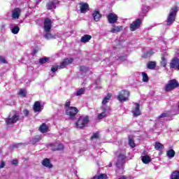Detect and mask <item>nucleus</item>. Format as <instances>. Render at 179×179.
Returning <instances> with one entry per match:
<instances>
[{"instance_id": "nucleus-1", "label": "nucleus", "mask_w": 179, "mask_h": 179, "mask_svg": "<svg viewBox=\"0 0 179 179\" xmlns=\"http://www.w3.org/2000/svg\"><path fill=\"white\" fill-rule=\"evenodd\" d=\"M178 10V9L177 7H173L171 9L166 20L167 26H171V24L174 23L176 21V16H177Z\"/></svg>"}, {"instance_id": "nucleus-2", "label": "nucleus", "mask_w": 179, "mask_h": 179, "mask_svg": "<svg viewBox=\"0 0 179 179\" xmlns=\"http://www.w3.org/2000/svg\"><path fill=\"white\" fill-rule=\"evenodd\" d=\"M129 96L131 93L128 90H121L117 95V100L121 103L129 101Z\"/></svg>"}, {"instance_id": "nucleus-3", "label": "nucleus", "mask_w": 179, "mask_h": 179, "mask_svg": "<svg viewBox=\"0 0 179 179\" xmlns=\"http://www.w3.org/2000/svg\"><path fill=\"white\" fill-rule=\"evenodd\" d=\"M73 62V59L72 58L65 59L59 66H54L52 67V72H57L58 69H64L66 66L69 65V64H72Z\"/></svg>"}, {"instance_id": "nucleus-4", "label": "nucleus", "mask_w": 179, "mask_h": 179, "mask_svg": "<svg viewBox=\"0 0 179 179\" xmlns=\"http://www.w3.org/2000/svg\"><path fill=\"white\" fill-rule=\"evenodd\" d=\"M7 125H13L17 121H19V115L15 112L10 113L8 118L5 119Z\"/></svg>"}, {"instance_id": "nucleus-5", "label": "nucleus", "mask_w": 179, "mask_h": 179, "mask_svg": "<svg viewBox=\"0 0 179 179\" xmlns=\"http://www.w3.org/2000/svg\"><path fill=\"white\" fill-rule=\"evenodd\" d=\"M89 123V116H80L76 123L77 128H85Z\"/></svg>"}, {"instance_id": "nucleus-6", "label": "nucleus", "mask_w": 179, "mask_h": 179, "mask_svg": "<svg viewBox=\"0 0 179 179\" xmlns=\"http://www.w3.org/2000/svg\"><path fill=\"white\" fill-rule=\"evenodd\" d=\"M178 86V81L176 79H172L169 80L165 86V92H171V90H174V89H176Z\"/></svg>"}, {"instance_id": "nucleus-7", "label": "nucleus", "mask_w": 179, "mask_h": 179, "mask_svg": "<svg viewBox=\"0 0 179 179\" xmlns=\"http://www.w3.org/2000/svg\"><path fill=\"white\" fill-rule=\"evenodd\" d=\"M117 162H116V166L117 167H121V170H124V166H122L124 162H125V159L127 156H125V154L124 152H117Z\"/></svg>"}, {"instance_id": "nucleus-8", "label": "nucleus", "mask_w": 179, "mask_h": 179, "mask_svg": "<svg viewBox=\"0 0 179 179\" xmlns=\"http://www.w3.org/2000/svg\"><path fill=\"white\" fill-rule=\"evenodd\" d=\"M78 112L79 110L76 108V107L73 106V108H69L66 110V114L69 117L70 120H73Z\"/></svg>"}, {"instance_id": "nucleus-9", "label": "nucleus", "mask_w": 179, "mask_h": 179, "mask_svg": "<svg viewBox=\"0 0 179 179\" xmlns=\"http://www.w3.org/2000/svg\"><path fill=\"white\" fill-rule=\"evenodd\" d=\"M142 24V20L141 19H137L134 22H133L130 25V30L131 31H135V30H138L141 27V24Z\"/></svg>"}, {"instance_id": "nucleus-10", "label": "nucleus", "mask_w": 179, "mask_h": 179, "mask_svg": "<svg viewBox=\"0 0 179 179\" xmlns=\"http://www.w3.org/2000/svg\"><path fill=\"white\" fill-rule=\"evenodd\" d=\"M51 27H52V22L49 18L45 19L43 25L44 31L48 33L51 30Z\"/></svg>"}, {"instance_id": "nucleus-11", "label": "nucleus", "mask_w": 179, "mask_h": 179, "mask_svg": "<svg viewBox=\"0 0 179 179\" xmlns=\"http://www.w3.org/2000/svg\"><path fill=\"white\" fill-rule=\"evenodd\" d=\"M79 8L80 10V13H86L89 12V4L85 2L79 3Z\"/></svg>"}, {"instance_id": "nucleus-12", "label": "nucleus", "mask_w": 179, "mask_h": 179, "mask_svg": "<svg viewBox=\"0 0 179 179\" xmlns=\"http://www.w3.org/2000/svg\"><path fill=\"white\" fill-rule=\"evenodd\" d=\"M107 19L109 23L114 24V23H116L117 20H118V16L114 13H109L107 16Z\"/></svg>"}, {"instance_id": "nucleus-13", "label": "nucleus", "mask_w": 179, "mask_h": 179, "mask_svg": "<svg viewBox=\"0 0 179 179\" xmlns=\"http://www.w3.org/2000/svg\"><path fill=\"white\" fill-rule=\"evenodd\" d=\"M170 66L171 68L179 71V59L178 57H174L170 63Z\"/></svg>"}, {"instance_id": "nucleus-14", "label": "nucleus", "mask_w": 179, "mask_h": 179, "mask_svg": "<svg viewBox=\"0 0 179 179\" xmlns=\"http://www.w3.org/2000/svg\"><path fill=\"white\" fill-rule=\"evenodd\" d=\"M52 150H64V144L61 143H55L51 145Z\"/></svg>"}, {"instance_id": "nucleus-15", "label": "nucleus", "mask_w": 179, "mask_h": 179, "mask_svg": "<svg viewBox=\"0 0 179 179\" xmlns=\"http://www.w3.org/2000/svg\"><path fill=\"white\" fill-rule=\"evenodd\" d=\"M139 103H135L132 110L134 117H138L141 115V110L139 109Z\"/></svg>"}, {"instance_id": "nucleus-16", "label": "nucleus", "mask_w": 179, "mask_h": 179, "mask_svg": "<svg viewBox=\"0 0 179 179\" xmlns=\"http://www.w3.org/2000/svg\"><path fill=\"white\" fill-rule=\"evenodd\" d=\"M34 113H41V103L40 101H36L33 106Z\"/></svg>"}, {"instance_id": "nucleus-17", "label": "nucleus", "mask_w": 179, "mask_h": 179, "mask_svg": "<svg viewBox=\"0 0 179 179\" xmlns=\"http://www.w3.org/2000/svg\"><path fill=\"white\" fill-rule=\"evenodd\" d=\"M92 17L94 22H99L101 18V14H100V12L99 10H95L92 13Z\"/></svg>"}, {"instance_id": "nucleus-18", "label": "nucleus", "mask_w": 179, "mask_h": 179, "mask_svg": "<svg viewBox=\"0 0 179 179\" xmlns=\"http://www.w3.org/2000/svg\"><path fill=\"white\" fill-rule=\"evenodd\" d=\"M141 160L144 164H149L150 162H152V159H150V157L148 155H142Z\"/></svg>"}, {"instance_id": "nucleus-19", "label": "nucleus", "mask_w": 179, "mask_h": 179, "mask_svg": "<svg viewBox=\"0 0 179 179\" xmlns=\"http://www.w3.org/2000/svg\"><path fill=\"white\" fill-rule=\"evenodd\" d=\"M57 3H59V2L57 1H50L47 4V9H49V10L51 9H55V8H57Z\"/></svg>"}, {"instance_id": "nucleus-20", "label": "nucleus", "mask_w": 179, "mask_h": 179, "mask_svg": "<svg viewBox=\"0 0 179 179\" xmlns=\"http://www.w3.org/2000/svg\"><path fill=\"white\" fill-rule=\"evenodd\" d=\"M19 16H20V8H17L13 10L12 17L13 19H19Z\"/></svg>"}, {"instance_id": "nucleus-21", "label": "nucleus", "mask_w": 179, "mask_h": 179, "mask_svg": "<svg viewBox=\"0 0 179 179\" xmlns=\"http://www.w3.org/2000/svg\"><path fill=\"white\" fill-rule=\"evenodd\" d=\"M43 166L45 167H48V169H52V164H51V162H50V159L46 158L44 159L42 162Z\"/></svg>"}, {"instance_id": "nucleus-22", "label": "nucleus", "mask_w": 179, "mask_h": 179, "mask_svg": "<svg viewBox=\"0 0 179 179\" xmlns=\"http://www.w3.org/2000/svg\"><path fill=\"white\" fill-rule=\"evenodd\" d=\"M39 131L42 134H45L46 132H48V126H47V124H45V123H43L39 127Z\"/></svg>"}, {"instance_id": "nucleus-23", "label": "nucleus", "mask_w": 179, "mask_h": 179, "mask_svg": "<svg viewBox=\"0 0 179 179\" xmlns=\"http://www.w3.org/2000/svg\"><path fill=\"white\" fill-rule=\"evenodd\" d=\"M108 109H103V112L98 114L97 118L98 120H103V118H106L107 117V110Z\"/></svg>"}, {"instance_id": "nucleus-24", "label": "nucleus", "mask_w": 179, "mask_h": 179, "mask_svg": "<svg viewBox=\"0 0 179 179\" xmlns=\"http://www.w3.org/2000/svg\"><path fill=\"white\" fill-rule=\"evenodd\" d=\"M122 30V27L113 26L110 29V33H119Z\"/></svg>"}, {"instance_id": "nucleus-25", "label": "nucleus", "mask_w": 179, "mask_h": 179, "mask_svg": "<svg viewBox=\"0 0 179 179\" xmlns=\"http://www.w3.org/2000/svg\"><path fill=\"white\" fill-rule=\"evenodd\" d=\"M92 40V36L90 35H84L81 38V43H88V41H90Z\"/></svg>"}, {"instance_id": "nucleus-26", "label": "nucleus", "mask_w": 179, "mask_h": 179, "mask_svg": "<svg viewBox=\"0 0 179 179\" xmlns=\"http://www.w3.org/2000/svg\"><path fill=\"white\" fill-rule=\"evenodd\" d=\"M41 140V136L36 135L31 140V142L33 143V145H35V143H37L38 142H40Z\"/></svg>"}, {"instance_id": "nucleus-27", "label": "nucleus", "mask_w": 179, "mask_h": 179, "mask_svg": "<svg viewBox=\"0 0 179 179\" xmlns=\"http://www.w3.org/2000/svg\"><path fill=\"white\" fill-rule=\"evenodd\" d=\"M10 31L13 34H17L20 31V27H19V25H15L11 28Z\"/></svg>"}, {"instance_id": "nucleus-28", "label": "nucleus", "mask_w": 179, "mask_h": 179, "mask_svg": "<svg viewBox=\"0 0 179 179\" xmlns=\"http://www.w3.org/2000/svg\"><path fill=\"white\" fill-rule=\"evenodd\" d=\"M166 156H168L169 159H173V157L176 156V151H174V150H169L166 152Z\"/></svg>"}, {"instance_id": "nucleus-29", "label": "nucleus", "mask_w": 179, "mask_h": 179, "mask_svg": "<svg viewBox=\"0 0 179 179\" xmlns=\"http://www.w3.org/2000/svg\"><path fill=\"white\" fill-rule=\"evenodd\" d=\"M110 99H111V94H108V95L105 96L102 101L103 106H106V104L110 101Z\"/></svg>"}, {"instance_id": "nucleus-30", "label": "nucleus", "mask_w": 179, "mask_h": 179, "mask_svg": "<svg viewBox=\"0 0 179 179\" xmlns=\"http://www.w3.org/2000/svg\"><path fill=\"white\" fill-rule=\"evenodd\" d=\"M171 179H179V171L172 172Z\"/></svg>"}, {"instance_id": "nucleus-31", "label": "nucleus", "mask_w": 179, "mask_h": 179, "mask_svg": "<svg viewBox=\"0 0 179 179\" xmlns=\"http://www.w3.org/2000/svg\"><path fill=\"white\" fill-rule=\"evenodd\" d=\"M129 145L131 148H135V141H134V137L132 136H129Z\"/></svg>"}, {"instance_id": "nucleus-32", "label": "nucleus", "mask_w": 179, "mask_h": 179, "mask_svg": "<svg viewBox=\"0 0 179 179\" xmlns=\"http://www.w3.org/2000/svg\"><path fill=\"white\" fill-rule=\"evenodd\" d=\"M85 92H86V90L85 88H81L80 90H78L76 93H74L75 96H82V94H85Z\"/></svg>"}, {"instance_id": "nucleus-33", "label": "nucleus", "mask_w": 179, "mask_h": 179, "mask_svg": "<svg viewBox=\"0 0 179 179\" xmlns=\"http://www.w3.org/2000/svg\"><path fill=\"white\" fill-rule=\"evenodd\" d=\"M44 37L47 40H51V38H55V36H52V34H51L50 31L46 32V34L44 35Z\"/></svg>"}, {"instance_id": "nucleus-34", "label": "nucleus", "mask_w": 179, "mask_h": 179, "mask_svg": "<svg viewBox=\"0 0 179 179\" xmlns=\"http://www.w3.org/2000/svg\"><path fill=\"white\" fill-rule=\"evenodd\" d=\"M148 69H155L156 68V63L155 62H150L148 64Z\"/></svg>"}, {"instance_id": "nucleus-35", "label": "nucleus", "mask_w": 179, "mask_h": 179, "mask_svg": "<svg viewBox=\"0 0 179 179\" xmlns=\"http://www.w3.org/2000/svg\"><path fill=\"white\" fill-rule=\"evenodd\" d=\"M73 107V106H71V99H67L64 105L65 110H68L69 108H72Z\"/></svg>"}, {"instance_id": "nucleus-36", "label": "nucleus", "mask_w": 179, "mask_h": 179, "mask_svg": "<svg viewBox=\"0 0 179 179\" xmlns=\"http://www.w3.org/2000/svg\"><path fill=\"white\" fill-rule=\"evenodd\" d=\"M143 82H149V77L148 74L145 72H142Z\"/></svg>"}, {"instance_id": "nucleus-37", "label": "nucleus", "mask_w": 179, "mask_h": 179, "mask_svg": "<svg viewBox=\"0 0 179 179\" xmlns=\"http://www.w3.org/2000/svg\"><path fill=\"white\" fill-rule=\"evenodd\" d=\"M161 65L164 67L166 66V65H167V59H166L164 56L162 57Z\"/></svg>"}, {"instance_id": "nucleus-38", "label": "nucleus", "mask_w": 179, "mask_h": 179, "mask_svg": "<svg viewBox=\"0 0 179 179\" xmlns=\"http://www.w3.org/2000/svg\"><path fill=\"white\" fill-rule=\"evenodd\" d=\"M155 148L156 150H159V149H164V146L163 145V144H162L160 143H156Z\"/></svg>"}, {"instance_id": "nucleus-39", "label": "nucleus", "mask_w": 179, "mask_h": 179, "mask_svg": "<svg viewBox=\"0 0 179 179\" xmlns=\"http://www.w3.org/2000/svg\"><path fill=\"white\" fill-rule=\"evenodd\" d=\"M50 61V57H44L39 59V64H45Z\"/></svg>"}, {"instance_id": "nucleus-40", "label": "nucleus", "mask_w": 179, "mask_h": 179, "mask_svg": "<svg viewBox=\"0 0 179 179\" xmlns=\"http://www.w3.org/2000/svg\"><path fill=\"white\" fill-rule=\"evenodd\" d=\"M27 94V91H26V90H20L18 94H20V96H21L22 97H24V96H26V94Z\"/></svg>"}, {"instance_id": "nucleus-41", "label": "nucleus", "mask_w": 179, "mask_h": 179, "mask_svg": "<svg viewBox=\"0 0 179 179\" xmlns=\"http://www.w3.org/2000/svg\"><path fill=\"white\" fill-rule=\"evenodd\" d=\"M80 71H81L82 72H87L88 69H87V67H86L85 66H81L80 67Z\"/></svg>"}, {"instance_id": "nucleus-42", "label": "nucleus", "mask_w": 179, "mask_h": 179, "mask_svg": "<svg viewBox=\"0 0 179 179\" xmlns=\"http://www.w3.org/2000/svg\"><path fill=\"white\" fill-rule=\"evenodd\" d=\"M91 139H99V134L98 133L94 134L91 137Z\"/></svg>"}, {"instance_id": "nucleus-43", "label": "nucleus", "mask_w": 179, "mask_h": 179, "mask_svg": "<svg viewBox=\"0 0 179 179\" xmlns=\"http://www.w3.org/2000/svg\"><path fill=\"white\" fill-rule=\"evenodd\" d=\"M0 62L2 64H6V59H5V57L0 56Z\"/></svg>"}, {"instance_id": "nucleus-44", "label": "nucleus", "mask_w": 179, "mask_h": 179, "mask_svg": "<svg viewBox=\"0 0 179 179\" xmlns=\"http://www.w3.org/2000/svg\"><path fill=\"white\" fill-rule=\"evenodd\" d=\"M167 117V113H162L159 116V120H162V118H166Z\"/></svg>"}, {"instance_id": "nucleus-45", "label": "nucleus", "mask_w": 179, "mask_h": 179, "mask_svg": "<svg viewBox=\"0 0 179 179\" xmlns=\"http://www.w3.org/2000/svg\"><path fill=\"white\" fill-rule=\"evenodd\" d=\"M6 27V24H1V31H5V28Z\"/></svg>"}, {"instance_id": "nucleus-46", "label": "nucleus", "mask_w": 179, "mask_h": 179, "mask_svg": "<svg viewBox=\"0 0 179 179\" xmlns=\"http://www.w3.org/2000/svg\"><path fill=\"white\" fill-rule=\"evenodd\" d=\"M119 59H120V61H127V56L120 57H119Z\"/></svg>"}, {"instance_id": "nucleus-47", "label": "nucleus", "mask_w": 179, "mask_h": 179, "mask_svg": "<svg viewBox=\"0 0 179 179\" xmlns=\"http://www.w3.org/2000/svg\"><path fill=\"white\" fill-rule=\"evenodd\" d=\"M17 163H18L17 159H13L12 161V164H14L15 166L17 165Z\"/></svg>"}, {"instance_id": "nucleus-48", "label": "nucleus", "mask_w": 179, "mask_h": 179, "mask_svg": "<svg viewBox=\"0 0 179 179\" xmlns=\"http://www.w3.org/2000/svg\"><path fill=\"white\" fill-rule=\"evenodd\" d=\"M23 113L24 114V115H29V111L27 110V109H24L23 110Z\"/></svg>"}, {"instance_id": "nucleus-49", "label": "nucleus", "mask_w": 179, "mask_h": 179, "mask_svg": "<svg viewBox=\"0 0 179 179\" xmlns=\"http://www.w3.org/2000/svg\"><path fill=\"white\" fill-rule=\"evenodd\" d=\"M5 167V162H1V165H0V169H3Z\"/></svg>"}, {"instance_id": "nucleus-50", "label": "nucleus", "mask_w": 179, "mask_h": 179, "mask_svg": "<svg viewBox=\"0 0 179 179\" xmlns=\"http://www.w3.org/2000/svg\"><path fill=\"white\" fill-rule=\"evenodd\" d=\"M147 57H150V55H152V51L150 52H147Z\"/></svg>"}, {"instance_id": "nucleus-51", "label": "nucleus", "mask_w": 179, "mask_h": 179, "mask_svg": "<svg viewBox=\"0 0 179 179\" xmlns=\"http://www.w3.org/2000/svg\"><path fill=\"white\" fill-rule=\"evenodd\" d=\"M19 145H20V144H16V145H14V148H17V146H19Z\"/></svg>"}, {"instance_id": "nucleus-52", "label": "nucleus", "mask_w": 179, "mask_h": 179, "mask_svg": "<svg viewBox=\"0 0 179 179\" xmlns=\"http://www.w3.org/2000/svg\"><path fill=\"white\" fill-rule=\"evenodd\" d=\"M109 167H113V164L110 163L108 165Z\"/></svg>"}, {"instance_id": "nucleus-53", "label": "nucleus", "mask_w": 179, "mask_h": 179, "mask_svg": "<svg viewBox=\"0 0 179 179\" xmlns=\"http://www.w3.org/2000/svg\"><path fill=\"white\" fill-rule=\"evenodd\" d=\"M120 170V168L116 170L117 173H118V171Z\"/></svg>"}, {"instance_id": "nucleus-54", "label": "nucleus", "mask_w": 179, "mask_h": 179, "mask_svg": "<svg viewBox=\"0 0 179 179\" xmlns=\"http://www.w3.org/2000/svg\"><path fill=\"white\" fill-rule=\"evenodd\" d=\"M0 153H1V150H0Z\"/></svg>"}]
</instances>
